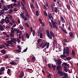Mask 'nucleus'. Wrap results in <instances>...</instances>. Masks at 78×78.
<instances>
[{
	"label": "nucleus",
	"instance_id": "obj_43",
	"mask_svg": "<svg viewBox=\"0 0 78 78\" xmlns=\"http://www.w3.org/2000/svg\"><path fill=\"white\" fill-rule=\"evenodd\" d=\"M46 48H48L49 47V45H50V43H48L46 45Z\"/></svg>",
	"mask_w": 78,
	"mask_h": 78
},
{
	"label": "nucleus",
	"instance_id": "obj_16",
	"mask_svg": "<svg viewBox=\"0 0 78 78\" xmlns=\"http://www.w3.org/2000/svg\"><path fill=\"white\" fill-rule=\"evenodd\" d=\"M53 27L54 28H55V30L56 31H58V27H57V26H56V25L53 26Z\"/></svg>",
	"mask_w": 78,
	"mask_h": 78
},
{
	"label": "nucleus",
	"instance_id": "obj_34",
	"mask_svg": "<svg viewBox=\"0 0 78 78\" xmlns=\"http://www.w3.org/2000/svg\"><path fill=\"white\" fill-rule=\"evenodd\" d=\"M44 12L45 16H48V14H47V13L46 12H45V11H44Z\"/></svg>",
	"mask_w": 78,
	"mask_h": 78
},
{
	"label": "nucleus",
	"instance_id": "obj_26",
	"mask_svg": "<svg viewBox=\"0 0 78 78\" xmlns=\"http://www.w3.org/2000/svg\"><path fill=\"white\" fill-rule=\"evenodd\" d=\"M26 37H27V39H29V37H30V36H29V34H28L26 33Z\"/></svg>",
	"mask_w": 78,
	"mask_h": 78
},
{
	"label": "nucleus",
	"instance_id": "obj_25",
	"mask_svg": "<svg viewBox=\"0 0 78 78\" xmlns=\"http://www.w3.org/2000/svg\"><path fill=\"white\" fill-rule=\"evenodd\" d=\"M10 64H11V65H16V63L14 62H10Z\"/></svg>",
	"mask_w": 78,
	"mask_h": 78
},
{
	"label": "nucleus",
	"instance_id": "obj_55",
	"mask_svg": "<svg viewBox=\"0 0 78 78\" xmlns=\"http://www.w3.org/2000/svg\"><path fill=\"white\" fill-rule=\"evenodd\" d=\"M17 5V4L16 3H14L13 5V6H15V7H16V6Z\"/></svg>",
	"mask_w": 78,
	"mask_h": 78
},
{
	"label": "nucleus",
	"instance_id": "obj_28",
	"mask_svg": "<svg viewBox=\"0 0 78 78\" xmlns=\"http://www.w3.org/2000/svg\"><path fill=\"white\" fill-rule=\"evenodd\" d=\"M4 20H5L3 18L2 19L1 21L0 22V23H1L2 24H3L4 23Z\"/></svg>",
	"mask_w": 78,
	"mask_h": 78
},
{
	"label": "nucleus",
	"instance_id": "obj_41",
	"mask_svg": "<svg viewBox=\"0 0 78 78\" xmlns=\"http://www.w3.org/2000/svg\"><path fill=\"white\" fill-rule=\"evenodd\" d=\"M41 31H41V30L40 29V28H39L38 30V34L41 33Z\"/></svg>",
	"mask_w": 78,
	"mask_h": 78
},
{
	"label": "nucleus",
	"instance_id": "obj_39",
	"mask_svg": "<svg viewBox=\"0 0 78 78\" xmlns=\"http://www.w3.org/2000/svg\"><path fill=\"white\" fill-rule=\"evenodd\" d=\"M55 11L56 13H57V12H58V8H57V7H55Z\"/></svg>",
	"mask_w": 78,
	"mask_h": 78
},
{
	"label": "nucleus",
	"instance_id": "obj_62",
	"mask_svg": "<svg viewBox=\"0 0 78 78\" xmlns=\"http://www.w3.org/2000/svg\"><path fill=\"white\" fill-rule=\"evenodd\" d=\"M43 42H42L40 45V47H42V46H43Z\"/></svg>",
	"mask_w": 78,
	"mask_h": 78
},
{
	"label": "nucleus",
	"instance_id": "obj_40",
	"mask_svg": "<svg viewBox=\"0 0 78 78\" xmlns=\"http://www.w3.org/2000/svg\"><path fill=\"white\" fill-rule=\"evenodd\" d=\"M11 33L12 34H14L15 33V32H14V30H11Z\"/></svg>",
	"mask_w": 78,
	"mask_h": 78
},
{
	"label": "nucleus",
	"instance_id": "obj_37",
	"mask_svg": "<svg viewBox=\"0 0 78 78\" xmlns=\"http://www.w3.org/2000/svg\"><path fill=\"white\" fill-rule=\"evenodd\" d=\"M43 37V34L42 33H41L40 35V38H42Z\"/></svg>",
	"mask_w": 78,
	"mask_h": 78
},
{
	"label": "nucleus",
	"instance_id": "obj_35",
	"mask_svg": "<svg viewBox=\"0 0 78 78\" xmlns=\"http://www.w3.org/2000/svg\"><path fill=\"white\" fill-rule=\"evenodd\" d=\"M15 51L17 52V53H20L21 52V50H20L19 49L16 50H15Z\"/></svg>",
	"mask_w": 78,
	"mask_h": 78
},
{
	"label": "nucleus",
	"instance_id": "obj_27",
	"mask_svg": "<svg viewBox=\"0 0 78 78\" xmlns=\"http://www.w3.org/2000/svg\"><path fill=\"white\" fill-rule=\"evenodd\" d=\"M72 55H73V57H75V52L74 51H72Z\"/></svg>",
	"mask_w": 78,
	"mask_h": 78
},
{
	"label": "nucleus",
	"instance_id": "obj_48",
	"mask_svg": "<svg viewBox=\"0 0 78 78\" xmlns=\"http://www.w3.org/2000/svg\"><path fill=\"white\" fill-rule=\"evenodd\" d=\"M30 7L31 8H33V9H34V5L33 4H30Z\"/></svg>",
	"mask_w": 78,
	"mask_h": 78
},
{
	"label": "nucleus",
	"instance_id": "obj_17",
	"mask_svg": "<svg viewBox=\"0 0 78 78\" xmlns=\"http://www.w3.org/2000/svg\"><path fill=\"white\" fill-rule=\"evenodd\" d=\"M63 75H64V77H66V78L67 76H68V75L66 73H63Z\"/></svg>",
	"mask_w": 78,
	"mask_h": 78
},
{
	"label": "nucleus",
	"instance_id": "obj_33",
	"mask_svg": "<svg viewBox=\"0 0 78 78\" xmlns=\"http://www.w3.org/2000/svg\"><path fill=\"white\" fill-rule=\"evenodd\" d=\"M35 13L37 16H39V12L38 11V10H37L35 12Z\"/></svg>",
	"mask_w": 78,
	"mask_h": 78
},
{
	"label": "nucleus",
	"instance_id": "obj_42",
	"mask_svg": "<svg viewBox=\"0 0 78 78\" xmlns=\"http://www.w3.org/2000/svg\"><path fill=\"white\" fill-rule=\"evenodd\" d=\"M69 51H66V54L67 55H69Z\"/></svg>",
	"mask_w": 78,
	"mask_h": 78
},
{
	"label": "nucleus",
	"instance_id": "obj_36",
	"mask_svg": "<svg viewBox=\"0 0 78 78\" xmlns=\"http://www.w3.org/2000/svg\"><path fill=\"white\" fill-rule=\"evenodd\" d=\"M51 74H49L48 75H47V77L48 78H51Z\"/></svg>",
	"mask_w": 78,
	"mask_h": 78
},
{
	"label": "nucleus",
	"instance_id": "obj_54",
	"mask_svg": "<svg viewBox=\"0 0 78 78\" xmlns=\"http://www.w3.org/2000/svg\"><path fill=\"white\" fill-rule=\"evenodd\" d=\"M19 28L20 29V30H23V27L20 26L19 27Z\"/></svg>",
	"mask_w": 78,
	"mask_h": 78
},
{
	"label": "nucleus",
	"instance_id": "obj_15",
	"mask_svg": "<svg viewBox=\"0 0 78 78\" xmlns=\"http://www.w3.org/2000/svg\"><path fill=\"white\" fill-rule=\"evenodd\" d=\"M0 30H1V31H3L4 30V29L3 27V26L1 25H0Z\"/></svg>",
	"mask_w": 78,
	"mask_h": 78
},
{
	"label": "nucleus",
	"instance_id": "obj_50",
	"mask_svg": "<svg viewBox=\"0 0 78 78\" xmlns=\"http://www.w3.org/2000/svg\"><path fill=\"white\" fill-rule=\"evenodd\" d=\"M71 27H70V25H69V26L68 27V30L69 31H70L71 30Z\"/></svg>",
	"mask_w": 78,
	"mask_h": 78
},
{
	"label": "nucleus",
	"instance_id": "obj_21",
	"mask_svg": "<svg viewBox=\"0 0 78 78\" xmlns=\"http://www.w3.org/2000/svg\"><path fill=\"white\" fill-rule=\"evenodd\" d=\"M25 26H26V27H27V28H29L30 27V25L27 23H25Z\"/></svg>",
	"mask_w": 78,
	"mask_h": 78
},
{
	"label": "nucleus",
	"instance_id": "obj_14",
	"mask_svg": "<svg viewBox=\"0 0 78 78\" xmlns=\"http://www.w3.org/2000/svg\"><path fill=\"white\" fill-rule=\"evenodd\" d=\"M48 16L50 19H51V18L53 17V16H52V15H51V13H50L49 14H48Z\"/></svg>",
	"mask_w": 78,
	"mask_h": 78
},
{
	"label": "nucleus",
	"instance_id": "obj_56",
	"mask_svg": "<svg viewBox=\"0 0 78 78\" xmlns=\"http://www.w3.org/2000/svg\"><path fill=\"white\" fill-rule=\"evenodd\" d=\"M11 41H9V40H8L7 41V44H10V43H11Z\"/></svg>",
	"mask_w": 78,
	"mask_h": 78
},
{
	"label": "nucleus",
	"instance_id": "obj_23",
	"mask_svg": "<svg viewBox=\"0 0 78 78\" xmlns=\"http://www.w3.org/2000/svg\"><path fill=\"white\" fill-rule=\"evenodd\" d=\"M66 60H67L68 61H70V59H72V58L68 57H67L66 58Z\"/></svg>",
	"mask_w": 78,
	"mask_h": 78
},
{
	"label": "nucleus",
	"instance_id": "obj_11",
	"mask_svg": "<svg viewBox=\"0 0 78 78\" xmlns=\"http://www.w3.org/2000/svg\"><path fill=\"white\" fill-rule=\"evenodd\" d=\"M59 28L61 29V30H62L63 31H64V32L65 34H67V32L62 27H60Z\"/></svg>",
	"mask_w": 78,
	"mask_h": 78
},
{
	"label": "nucleus",
	"instance_id": "obj_44",
	"mask_svg": "<svg viewBox=\"0 0 78 78\" xmlns=\"http://www.w3.org/2000/svg\"><path fill=\"white\" fill-rule=\"evenodd\" d=\"M41 41H42L41 39H38L37 41V44H39V43L40 42H41Z\"/></svg>",
	"mask_w": 78,
	"mask_h": 78
},
{
	"label": "nucleus",
	"instance_id": "obj_12",
	"mask_svg": "<svg viewBox=\"0 0 78 78\" xmlns=\"http://www.w3.org/2000/svg\"><path fill=\"white\" fill-rule=\"evenodd\" d=\"M50 33L51 34V36H52V37H53V38H55V34L53 33V32L51 31H50Z\"/></svg>",
	"mask_w": 78,
	"mask_h": 78
},
{
	"label": "nucleus",
	"instance_id": "obj_63",
	"mask_svg": "<svg viewBox=\"0 0 78 78\" xmlns=\"http://www.w3.org/2000/svg\"><path fill=\"white\" fill-rule=\"evenodd\" d=\"M11 39L13 40L14 41H17V40H16V38H11Z\"/></svg>",
	"mask_w": 78,
	"mask_h": 78
},
{
	"label": "nucleus",
	"instance_id": "obj_30",
	"mask_svg": "<svg viewBox=\"0 0 78 78\" xmlns=\"http://www.w3.org/2000/svg\"><path fill=\"white\" fill-rule=\"evenodd\" d=\"M5 67H2L0 70H1L3 72V71H5Z\"/></svg>",
	"mask_w": 78,
	"mask_h": 78
},
{
	"label": "nucleus",
	"instance_id": "obj_31",
	"mask_svg": "<svg viewBox=\"0 0 78 78\" xmlns=\"http://www.w3.org/2000/svg\"><path fill=\"white\" fill-rule=\"evenodd\" d=\"M9 13H10V14H12V9H10L9 10L8 12Z\"/></svg>",
	"mask_w": 78,
	"mask_h": 78
},
{
	"label": "nucleus",
	"instance_id": "obj_7",
	"mask_svg": "<svg viewBox=\"0 0 78 78\" xmlns=\"http://www.w3.org/2000/svg\"><path fill=\"white\" fill-rule=\"evenodd\" d=\"M58 73L59 75H60V76H63V74L64 73V72H63L61 71H58Z\"/></svg>",
	"mask_w": 78,
	"mask_h": 78
},
{
	"label": "nucleus",
	"instance_id": "obj_49",
	"mask_svg": "<svg viewBox=\"0 0 78 78\" xmlns=\"http://www.w3.org/2000/svg\"><path fill=\"white\" fill-rule=\"evenodd\" d=\"M52 24L53 26L54 25H56V24H57V23L56 22H54L52 23Z\"/></svg>",
	"mask_w": 78,
	"mask_h": 78
},
{
	"label": "nucleus",
	"instance_id": "obj_5",
	"mask_svg": "<svg viewBox=\"0 0 78 78\" xmlns=\"http://www.w3.org/2000/svg\"><path fill=\"white\" fill-rule=\"evenodd\" d=\"M23 75H24V72L23 71H22L20 74V75L19 76V78H22L23 77Z\"/></svg>",
	"mask_w": 78,
	"mask_h": 78
},
{
	"label": "nucleus",
	"instance_id": "obj_3",
	"mask_svg": "<svg viewBox=\"0 0 78 78\" xmlns=\"http://www.w3.org/2000/svg\"><path fill=\"white\" fill-rule=\"evenodd\" d=\"M57 70H58V71H59V70H62V66L60 65H58L57 66V67L56 68Z\"/></svg>",
	"mask_w": 78,
	"mask_h": 78
},
{
	"label": "nucleus",
	"instance_id": "obj_64",
	"mask_svg": "<svg viewBox=\"0 0 78 78\" xmlns=\"http://www.w3.org/2000/svg\"><path fill=\"white\" fill-rule=\"evenodd\" d=\"M8 57H9V56L7 55L6 56H5L4 58L5 59H8Z\"/></svg>",
	"mask_w": 78,
	"mask_h": 78
},
{
	"label": "nucleus",
	"instance_id": "obj_19",
	"mask_svg": "<svg viewBox=\"0 0 78 78\" xmlns=\"http://www.w3.org/2000/svg\"><path fill=\"white\" fill-rule=\"evenodd\" d=\"M64 70L66 72H68V69L67 68V67L66 66H64Z\"/></svg>",
	"mask_w": 78,
	"mask_h": 78
},
{
	"label": "nucleus",
	"instance_id": "obj_6",
	"mask_svg": "<svg viewBox=\"0 0 78 78\" xmlns=\"http://www.w3.org/2000/svg\"><path fill=\"white\" fill-rule=\"evenodd\" d=\"M55 62H57L58 66H59V65H61V63L62 62L61 61V60H58V59L55 60Z\"/></svg>",
	"mask_w": 78,
	"mask_h": 78
},
{
	"label": "nucleus",
	"instance_id": "obj_38",
	"mask_svg": "<svg viewBox=\"0 0 78 78\" xmlns=\"http://www.w3.org/2000/svg\"><path fill=\"white\" fill-rule=\"evenodd\" d=\"M66 48H64V50H63V55H66Z\"/></svg>",
	"mask_w": 78,
	"mask_h": 78
},
{
	"label": "nucleus",
	"instance_id": "obj_51",
	"mask_svg": "<svg viewBox=\"0 0 78 78\" xmlns=\"http://www.w3.org/2000/svg\"><path fill=\"white\" fill-rule=\"evenodd\" d=\"M32 60L33 61H35L36 60V58H35V57L34 56H33L32 58Z\"/></svg>",
	"mask_w": 78,
	"mask_h": 78
},
{
	"label": "nucleus",
	"instance_id": "obj_20",
	"mask_svg": "<svg viewBox=\"0 0 78 78\" xmlns=\"http://www.w3.org/2000/svg\"><path fill=\"white\" fill-rule=\"evenodd\" d=\"M69 35L70 37H72L73 36V33L72 32H70L69 33Z\"/></svg>",
	"mask_w": 78,
	"mask_h": 78
},
{
	"label": "nucleus",
	"instance_id": "obj_10",
	"mask_svg": "<svg viewBox=\"0 0 78 78\" xmlns=\"http://www.w3.org/2000/svg\"><path fill=\"white\" fill-rule=\"evenodd\" d=\"M47 43L45 42V43H44V42H43V46H42V48H44L46 46V45H47Z\"/></svg>",
	"mask_w": 78,
	"mask_h": 78
},
{
	"label": "nucleus",
	"instance_id": "obj_13",
	"mask_svg": "<svg viewBox=\"0 0 78 78\" xmlns=\"http://www.w3.org/2000/svg\"><path fill=\"white\" fill-rule=\"evenodd\" d=\"M1 53L2 54H6V51H5V50L2 49V50L1 51Z\"/></svg>",
	"mask_w": 78,
	"mask_h": 78
},
{
	"label": "nucleus",
	"instance_id": "obj_59",
	"mask_svg": "<svg viewBox=\"0 0 78 78\" xmlns=\"http://www.w3.org/2000/svg\"><path fill=\"white\" fill-rule=\"evenodd\" d=\"M21 39L23 41H24V39H25V38H24V37H23V36H22Z\"/></svg>",
	"mask_w": 78,
	"mask_h": 78
},
{
	"label": "nucleus",
	"instance_id": "obj_60",
	"mask_svg": "<svg viewBox=\"0 0 78 78\" xmlns=\"http://www.w3.org/2000/svg\"><path fill=\"white\" fill-rule=\"evenodd\" d=\"M28 49V48H27L26 49H24L23 51V52H26L27 51V50Z\"/></svg>",
	"mask_w": 78,
	"mask_h": 78
},
{
	"label": "nucleus",
	"instance_id": "obj_52",
	"mask_svg": "<svg viewBox=\"0 0 78 78\" xmlns=\"http://www.w3.org/2000/svg\"><path fill=\"white\" fill-rule=\"evenodd\" d=\"M39 20L40 23H41V24H42V20H41V19L39 18Z\"/></svg>",
	"mask_w": 78,
	"mask_h": 78
},
{
	"label": "nucleus",
	"instance_id": "obj_9",
	"mask_svg": "<svg viewBox=\"0 0 78 78\" xmlns=\"http://www.w3.org/2000/svg\"><path fill=\"white\" fill-rule=\"evenodd\" d=\"M25 15L26 17H27L28 18H30V15H28V13L27 12V10H25Z\"/></svg>",
	"mask_w": 78,
	"mask_h": 78
},
{
	"label": "nucleus",
	"instance_id": "obj_22",
	"mask_svg": "<svg viewBox=\"0 0 78 78\" xmlns=\"http://www.w3.org/2000/svg\"><path fill=\"white\" fill-rule=\"evenodd\" d=\"M63 42H65V43H68L69 42H68V41H67V39H66V38L63 39Z\"/></svg>",
	"mask_w": 78,
	"mask_h": 78
},
{
	"label": "nucleus",
	"instance_id": "obj_61",
	"mask_svg": "<svg viewBox=\"0 0 78 78\" xmlns=\"http://www.w3.org/2000/svg\"><path fill=\"white\" fill-rule=\"evenodd\" d=\"M10 36H11V37H14V35L13 34H10Z\"/></svg>",
	"mask_w": 78,
	"mask_h": 78
},
{
	"label": "nucleus",
	"instance_id": "obj_4",
	"mask_svg": "<svg viewBox=\"0 0 78 78\" xmlns=\"http://www.w3.org/2000/svg\"><path fill=\"white\" fill-rule=\"evenodd\" d=\"M6 6L9 9H10V7H11V9H12V8H13V5H12V4L10 5H7Z\"/></svg>",
	"mask_w": 78,
	"mask_h": 78
},
{
	"label": "nucleus",
	"instance_id": "obj_58",
	"mask_svg": "<svg viewBox=\"0 0 78 78\" xmlns=\"http://www.w3.org/2000/svg\"><path fill=\"white\" fill-rule=\"evenodd\" d=\"M17 47L18 48H19V50L22 49V48H21V47H20V46L18 45Z\"/></svg>",
	"mask_w": 78,
	"mask_h": 78
},
{
	"label": "nucleus",
	"instance_id": "obj_57",
	"mask_svg": "<svg viewBox=\"0 0 78 78\" xmlns=\"http://www.w3.org/2000/svg\"><path fill=\"white\" fill-rule=\"evenodd\" d=\"M52 67L53 68V69H54V70H55V67L54 66V65L53 64H52Z\"/></svg>",
	"mask_w": 78,
	"mask_h": 78
},
{
	"label": "nucleus",
	"instance_id": "obj_8",
	"mask_svg": "<svg viewBox=\"0 0 78 78\" xmlns=\"http://www.w3.org/2000/svg\"><path fill=\"white\" fill-rule=\"evenodd\" d=\"M60 20H61V21H62V23H65V20L64 19V18L62 17V16H61L60 17Z\"/></svg>",
	"mask_w": 78,
	"mask_h": 78
},
{
	"label": "nucleus",
	"instance_id": "obj_1",
	"mask_svg": "<svg viewBox=\"0 0 78 78\" xmlns=\"http://www.w3.org/2000/svg\"><path fill=\"white\" fill-rule=\"evenodd\" d=\"M46 35L48 37L49 39H52V37H51V35H50V32H49V31L48 30H46Z\"/></svg>",
	"mask_w": 78,
	"mask_h": 78
},
{
	"label": "nucleus",
	"instance_id": "obj_45",
	"mask_svg": "<svg viewBox=\"0 0 78 78\" xmlns=\"http://www.w3.org/2000/svg\"><path fill=\"white\" fill-rule=\"evenodd\" d=\"M32 34L33 36H35V30H33Z\"/></svg>",
	"mask_w": 78,
	"mask_h": 78
},
{
	"label": "nucleus",
	"instance_id": "obj_29",
	"mask_svg": "<svg viewBox=\"0 0 78 78\" xmlns=\"http://www.w3.org/2000/svg\"><path fill=\"white\" fill-rule=\"evenodd\" d=\"M60 56L61 58H66V57H67V55H61Z\"/></svg>",
	"mask_w": 78,
	"mask_h": 78
},
{
	"label": "nucleus",
	"instance_id": "obj_53",
	"mask_svg": "<svg viewBox=\"0 0 78 78\" xmlns=\"http://www.w3.org/2000/svg\"><path fill=\"white\" fill-rule=\"evenodd\" d=\"M66 6L68 9H70V6H69V5L67 4Z\"/></svg>",
	"mask_w": 78,
	"mask_h": 78
},
{
	"label": "nucleus",
	"instance_id": "obj_32",
	"mask_svg": "<svg viewBox=\"0 0 78 78\" xmlns=\"http://www.w3.org/2000/svg\"><path fill=\"white\" fill-rule=\"evenodd\" d=\"M22 6L23 9L24 11H27V10L26 9V8H25V5H23Z\"/></svg>",
	"mask_w": 78,
	"mask_h": 78
},
{
	"label": "nucleus",
	"instance_id": "obj_18",
	"mask_svg": "<svg viewBox=\"0 0 78 78\" xmlns=\"http://www.w3.org/2000/svg\"><path fill=\"white\" fill-rule=\"evenodd\" d=\"M3 7L5 11H8V8L6 7L5 5H4Z\"/></svg>",
	"mask_w": 78,
	"mask_h": 78
},
{
	"label": "nucleus",
	"instance_id": "obj_47",
	"mask_svg": "<svg viewBox=\"0 0 78 78\" xmlns=\"http://www.w3.org/2000/svg\"><path fill=\"white\" fill-rule=\"evenodd\" d=\"M10 73V69H8L7 71V73H8V74H9Z\"/></svg>",
	"mask_w": 78,
	"mask_h": 78
},
{
	"label": "nucleus",
	"instance_id": "obj_24",
	"mask_svg": "<svg viewBox=\"0 0 78 78\" xmlns=\"http://www.w3.org/2000/svg\"><path fill=\"white\" fill-rule=\"evenodd\" d=\"M51 9L53 11V12H55V10H54V7H53V5H51Z\"/></svg>",
	"mask_w": 78,
	"mask_h": 78
},
{
	"label": "nucleus",
	"instance_id": "obj_2",
	"mask_svg": "<svg viewBox=\"0 0 78 78\" xmlns=\"http://www.w3.org/2000/svg\"><path fill=\"white\" fill-rule=\"evenodd\" d=\"M20 16L22 17V19H24V20L27 21V17L26 16H24V13H20Z\"/></svg>",
	"mask_w": 78,
	"mask_h": 78
},
{
	"label": "nucleus",
	"instance_id": "obj_46",
	"mask_svg": "<svg viewBox=\"0 0 78 78\" xmlns=\"http://www.w3.org/2000/svg\"><path fill=\"white\" fill-rule=\"evenodd\" d=\"M49 23L51 27V28L52 29L53 28V27H52V25L51 24V22H50V21H49Z\"/></svg>",
	"mask_w": 78,
	"mask_h": 78
}]
</instances>
